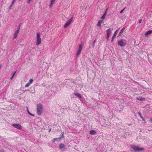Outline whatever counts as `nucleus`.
<instances>
[{"mask_svg":"<svg viewBox=\"0 0 152 152\" xmlns=\"http://www.w3.org/2000/svg\"><path fill=\"white\" fill-rule=\"evenodd\" d=\"M43 107L42 105L40 103H39L37 105V113L38 115H41L42 112Z\"/></svg>","mask_w":152,"mask_h":152,"instance_id":"obj_1","label":"nucleus"},{"mask_svg":"<svg viewBox=\"0 0 152 152\" xmlns=\"http://www.w3.org/2000/svg\"><path fill=\"white\" fill-rule=\"evenodd\" d=\"M41 33L38 32L37 35V40L36 45L37 46L39 45H40L42 42V39L40 37Z\"/></svg>","mask_w":152,"mask_h":152,"instance_id":"obj_2","label":"nucleus"},{"mask_svg":"<svg viewBox=\"0 0 152 152\" xmlns=\"http://www.w3.org/2000/svg\"><path fill=\"white\" fill-rule=\"evenodd\" d=\"M126 44V41L123 39H121L118 41V45L121 47H124Z\"/></svg>","mask_w":152,"mask_h":152,"instance_id":"obj_3","label":"nucleus"},{"mask_svg":"<svg viewBox=\"0 0 152 152\" xmlns=\"http://www.w3.org/2000/svg\"><path fill=\"white\" fill-rule=\"evenodd\" d=\"M131 147L135 151H142L144 150V148H140L139 146H136L135 145H132Z\"/></svg>","mask_w":152,"mask_h":152,"instance_id":"obj_4","label":"nucleus"},{"mask_svg":"<svg viewBox=\"0 0 152 152\" xmlns=\"http://www.w3.org/2000/svg\"><path fill=\"white\" fill-rule=\"evenodd\" d=\"M73 16H72L70 19H69L67 22L65 24L64 26V27L66 28L70 24L73 19Z\"/></svg>","mask_w":152,"mask_h":152,"instance_id":"obj_5","label":"nucleus"},{"mask_svg":"<svg viewBox=\"0 0 152 152\" xmlns=\"http://www.w3.org/2000/svg\"><path fill=\"white\" fill-rule=\"evenodd\" d=\"M12 126L14 127L19 130L21 129L22 127L20 124H12Z\"/></svg>","mask_w":152,"mask_h":152,"instance_id":"obj_6","label":"nucleus"},{"mask_svg":"<svg viewBox=\"0 0 152 152\" xmlns=\"http://www.w3.org/2000/svg\"><path fill=\"white\" fill-rule=\"evenodd\" d=\"M83 46L80 45L79 46V49L76 53V55L78 56L80 54L82 50Z\"/></svg>","mask_w":152,"mask_h":152,"instance_id":"obj_7","label":"nucleus"},{"mask_svg":"<svg viewBox=\"0 0 152 152\" xmlns=\"http://www.w3.org/2000/svg\"><path fill=\"white\" fill-rule=\"evenodd\" d=\"M112 32V29L111 28H109L106 31V32L107 33V39L108 40L109 36L110 33Z\"/></svg>","mask_w":152,"mask_h":152,"instance_id":"obj_8","label":"nucleus"},{"mask_svg":"<svg viewBox=\"0 0 152 152\" xmlns=\"http://www.w3.org/2000/svg\"><path fill=\"white\" fill-rule=\"evenodd\" d=\"M33 81L32 79H31L29 80V82L25 85V87H27Z\"/></svg>","mask_w":152,"mask_h":152,"instance_id":"obj_9","label":"nucleus"},{"mask_svg":"<svg viewBox=\"0 0 152 152\" xmlns=\"http://www.w3.org/2000/svg\"><path fill=\"white\" fill-rule=\"evenodd\" d=\"M59 148L61 149H64L65 148V145L63 143H61L59 145Z\"/></svg>","mask_w":152,"mask_h":152,"instance_id":"obj_10","label":"nucleus"},{"mask_svg":"<svg viewBox=\"0 0 152 152\" xmlns=\"http://www.w3.org/2000/svg\"><path fill=\"white\" fill-rule=\"evenodd\" d=\"M19 33V32H18V31H16L15 32V34L14 35L13 38L14 39H15L17 37Z\"/></svg>","mask_w":152,"mask_h":152,"instance_id":"obj_11","label":"nucleus"},{"mask_svg":"<svg viewBox=\"0 0 152 152\" xmlns=\"http://www.w3.org/2000/svg\"><path fill=\"white\" fill-rule=\"evenodd\" d=\"M90 133L91 134L94 135L96 134V132L94 130H91L90 131Z\"/></svg>","mask_w":152,"mask_h":152,"instance_id":"obj_12","label":"nucleus"},{"mask_svg":"<svg viewBox=\"0 0 152 152\" xmlns=\"http://www.w3.org/2000/svg\"><path fill=\"white\" fill-rule=\"evenodd\" d=\"M118 31V29H117L115 32L114 34H113V37H112V40H111V42H113L114 37H115V36H116V33Z\"/></svg>","mask_w":152,"mask_h":152,"instance_id":"obj_13","label":"nucleus"},{"mask_svg":"<svg viewBox=\"0 0 152 152\" xmlns=\"http://www.w3.org/2000/svg\"><path fill=\"white\" fill-rule=\"evenodd\" d=\"M56 0H51L50 7H51Z\"/></svg>","mask_w":152,"mask_h":152,"instance_id":"obj_14","label":"nucleus"},{"mask_svg":"<svg viewBox=\"0 0 152 152\" xmlns=\"http://www.w3.org/2000/svg\"><path fill=\"white\" fill-rule=\"evenodd\" d=\"M152 33V30H149L148 31H147L145 34V35H148L149 34H150L151 33Z\"/></svg>","mask_w":152,"mask_h":152,"instance_id":"obj_15","label":"nucleus"},{"mask_svg":"<svg viewBox=\"0 0 152 152\" xmlns=\"http://www.w3.org/2000/svg\"><path fill=\"white\" fill-rule=\"evenodd\" d=\"M137 99L138 100H139L141 101H142L143 100H145V98H142V97H138L137 98Z\"/></svg>","mask_w":152,"mask_h":152,"instance_id":"obj_16","label":"nucleus"},{"mask_svg":"<svg viewBox=\"0 0 152 152\" xmlns=\"http://www.w3.org/2000/svg\"><path fill=\"white\" fill-rule=\"evenodd\" d=\"M102 21H103L102 20H99L98 21L97 24V26H100L101 25V23H102Z\"/></svg>","mask_w":152,"mask_h":152,"instance_id":"obj_17","label":"nucleus"},{"mask_svg":"<svg viewBox=\"0 0 152 152\" xmlns=\"http://www.w3.org/2000/svg\"><path fill=\"white\" fill-rule=\"evenodd\" d=\"M74 95L80 98H81V95L80 94H79V93H74Z\"/></svg>","mask_w":152,"mask_h":152,"instance_id":"obj_18","label":"nucleus"},{"mask_svg":"<svg viewBox=\"0 0 152 152\" xmlns=\"http://www.w3.org/2000/svg\"><path fill=\"white\" fill-rule=\"evenodd\" d=\"M125 29V28L124 27L123 28L121 31L119 33V35L120 36L121 35V34H122L123 31H124V30Z\"/></svg>","mask_w":152,"mask_h":152,"instance_id":"obj_19","label":"nucleus"},{"mask_svg":"<svg viewBox=\"0 0 152 152\" xmlns=\"http://www.w3.org/2000/svg\"><path fill=\"white\" fill-rule=\"evenodd\" d=\"M106 12H105L103 14V16L101 17V19H102L103 20L105 18V16L106 15Z\"/></svg>","mask_w":152,"mask_h":152,"instance_id":"obj_20","label":"nucleus"},{"mask_svg":"<svg viewBox=\"0 0 152 152\" xmlns=\"http://www.w3.org/2000/svg\"><path fill=\"white\" fill-rule=\"evenodd\" d=\"M16 0H12L11 4L10 5V9H11V7L12 6V5L14 4V2L16 1Z\"/></svg>","mask_w":152,"mask_h":152,"instance_id":"obj_21","label":"nucleus"},{"mask_svg":"<svg viewBox=\"0 0 152 152\" xmlns=\"http://www.w3.org/2000/svg\"><path fill=\"white\" fill-rule=\"evenodd\" d=\"M64 132H62L61 133V136L60 137L58 138V139H61V138H64Z\"/></svg>","mask_w":152,"mask_h":152,"instance_id":"obj_22","label":"nucleus"},{"mask_svg":"<svg viewBox=\"0 0 152 152\" xmlns=\"http://www.w3.org/2000/svg\"><path fill=\"white\" fill-rule=\"evenodd\" d=\"M57 139H58V138H53V142H54L56 140H57Z\"/></svg>","mask_w":152,"mask_h":152,"instance_id":"obj_23","label":"nucleus"},{"mask_svg":"<svg viewBox=\"0 0 152 152\" xmlns=\"http://www.w3.org/2000/svg\"><path fill=\"white\" fill-rule=\"evenodd\" d=\"M142 21V20L141 19V18H140V19H139V23H140Z\"/></svg>","mask_w":152,"mask_h":152,"instance_id":"obj_24","label":"nucleus"},{"mask_svg":"<svg viewBox=\"0 0 152 152\" xmlns=\"http://www.w3.org/2000/svg\"><path fill=\"white\" fill-rule=\"evenodd\" d=\"M20 28H19V27H18L17 28V30L16 31H18V32H19V31H20Z\"/></svg>","mask_w":152,"mask_h":152,"instance_id":"obj_25","label":"nucleus"},{"mask_svg":"<svg viewBox=\"0 0 152 152\" xmlns=\"http://www.w3.org/2000/svg\"><path fill=\"white\" fill-rule=\"evenodd\" d=\"M125 8H124L123 10H122L120 12V13H122L123 11H124V9H125Z\"/></svg>","mask_w":152,"mask_h":152,"instance_id":"obj_26","label":"nucleus"},{"mask_svg":"<svg viewBox=\"0 0 152 152\" xmlns=\"http://www.w3.org/2000/svg\"><path fill=\"white\" fill-rule=\"evenodd\" d=\"M32 0H28V2H27V3L28 4H29L30 1H31Z\"/></svg>","mask_w":152,"mask_h":152,"instance_id":"obj_27","label":"nucleus"},{"mask_svg":"<svg viewBox=\"0 0 152 152\" xmlns=\"http://www.w3.org/2000/svg\"><path fill=\"white\" fill-rule=\"evenodd\" d=\"M15 73H16V72H13V73H12V76H14V75H15Z\"/></svg>","mask_w":152,"mask_h":152,"instance_id":"obj_28","label":"nucleus"},{"mask_svg":"<svg viewBox=\"0 0 152 152\" xmlns=\"http://www.w3.org/2000/svg\"><path fill=\"white\" fill-rule=\"evenodd\" d=\"M29 114H30L31 115H32V116H34V115H33V114H31V113H29Z\"/></svg>","mask_w":152,"mask_h":152,"instance_id":"obj_29","label":"nucleus"},{"mask_svg":"<svg viewBox=\"0 0 152 152\" xmlns=\"http://www.w3.org/2000/svg\"><path fill=\"white\" fill-rule=\"evenodd\" d=\"M14 77V76H12L11 77H10V79L11 80H12L13 78Z\"/></svg>","mask_w":152,"mask_h":152,"instance_id":"obj_30","label":"nucleus"},{"mask_svg":"<svg viewBox=\"0 0 152 152\" xmlns=\"http://www.w3.org/2000/svg\"><path fill=\"white\" fill-rule=\"evenodd\" d=\"M0 152H4V151L2 150H0Z\"/></svg>","mask_w":152,"mask_h":152,"instance_id":"obj_31","label":"nucleus"},{"mask_svg":"<svg viewBox=\"0 0 152 152\" xmlns=\"http://www.w3.org/2000/svg\"><path fill=\"white\" fill-rule=\"evenodd\" d=\"M21 25V23H20V24H19V26H18V27H19V28H20V26Z\"/></svg>","mask_w":152,"mask_h":152,"instance_id":"obj_32","label":"nucleus"},{"mask_svg":"<svg viewBox=\"0 0 152 152\" xmlns=\"http://www.w3.org/2000/svg\"><path fill=\"white\" fill-rule=\"evenodd\" d=\"M51 131V129H49V132H50V131Z\"/></svg>","mask_w":152,"mask_h":152,"instance_id":"obj_33","label":"nucleus"},{"mask_svg":"<svg viewBox=\"0 0 152 152\" xmlns=\"http://www.w3.org/2000/svg\"><path fill=\"white\" fill-rule=\"evenodd\" d=\"M27 111H28V113L29 114V113H30V112H29V111H28V109H27Z\"/></svg>","mask_w":152,"mask_h":152,"instance_id":"obj_34","label":"nucleus"},{"mask_svg":"<svg viewBox=\"0 0 152 152\" xmlns=\"http://www.w3.org/2000/svg\"><path fill=\"white\" fill-rule=\"evenodd\" d=\"M27 111H28V113L29 114V113H30V112H29V111H28V109H27Z\"/></svg>","mask_w":152,"mask_h":152,"instance_id":"obj_35","label":"nucleus"},{"mask_svg":"<svg viewBox=\"0 0 152 152\" xmlns=\"http://www.w3.org/2000/svg\"><path fill=\"white\" fill-rule=\"evenodd\" d=\"M27 111H28V113L29 114V113H30V112H29V111H28V109H27Z\"/></svg>","mask_w":152,"mask_h":152,"instance_id":"obj_36","label":"nucleus"},{"mask_svg":"<svg viewBox=\"0 0 152 152\" xmlns=\"http://www.w3.org/2000/svg\"><path fill=\"white\" fill-rule=\"evenodd\" d=\"M151 122L152 123V118L151 119Z\"/></svg>","mask_w":152,"mask_h":152,"instance_id":"obj_37","label":"nucleus"},{"mask_svg":"<svg viewBox=\"0 0 152 152\" xmlns=\"http://www.w3.org/2000/svg\"><path fill=\"white\" fill-rule=\"evenodd\" d=\"M143 120H145L144 119H143Z\"/></svg>","mask_w":152,"mask_h":152,"instance_id":"obj_38","label":"nucleus"}]
</instances>
